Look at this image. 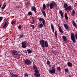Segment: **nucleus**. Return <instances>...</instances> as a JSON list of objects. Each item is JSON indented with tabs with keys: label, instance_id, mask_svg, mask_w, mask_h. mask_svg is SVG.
I'll return each mask as SVG.
<instances>
[{
	"label": "nucleus",
	"instance_id": "f257e3e1",
	"mask_svg": "<svg viewBox=\"0 0 77 77\" xmlns=\"http://www.w3.org/2000/svg\"><path fill=\"white\" fill-rule=\"evenodd\" d=\"M39 42L40 44L43 48H45V47H48V44L47 43V41H44V39H42Z\"/></svg>",
	"mask_w": 77,
	"mask_h": 77
},
{
	"label": "nucleus",
	"instance_id": "f03ea898",
	"mask_svg": "<svg viewBox=\"0 0 77 77\" xmlns=\"http://www.w3.org/2000/svg\"><path fill=\"white\" fill-rule=\"evenodd\" d=\"M57 6L56 3L54 2H51L49 3V7L51 10L54 9V8L56 7Z\"/></svg>",
	"mask_w": 77,
	"mask_h": 77
},
{
	"label": "nucleus",
	"instance_id": "7ed1b4c3",
	"mask_svg": "<svg viewBox=\"0 0 77 77\" xmlns=\"http://www.w3.org/2000/svg\"><path fill=\"white\" fill-rule=\"evenodd\" d=\"M24 63L25 65H30L31 64V61L30 60L26 59L24 61Z\"/></svg>",
	"mask_w": 77,
	"mask_h": 77
},
{
	"label": "nucleus",
	"instance_id": "20e7f679",
	"mask_svg": "<svg viewBox=\"0 0 77 77\" xmlns=\"http://www.w3.org/2000/svg\"><path fill=\"white\" fill-rule=\"evenodd\" d=\"M49 72L50 74H55L56 72V68L54 67H52L51 70H49Z\"/></svg>",
	"mask_w": 77,
	"mask_h": 77
},
{
	"label": "nucleus",
	"instance_id": "39448f33",
	"mask_svg": "<svg viewBox=\"0 0 77 77\" xmlns=\"http://www.w3.org/2000/svg\"><path fill=\"white\" fill-rule=\"evenodd\" d=\"M71 39L72 41L74 43H75V37H74V33H71Z\"/></svg>",
	"mask_w": 77,
	"mask_h": 77
},
{
	"label": "nucleus",
	"instance_id": "423d86ee",
	"mask_svg": "<svg viewBox=\"0 0 77 77\" xmlns=\"http://www.w3.org/2000/svg\"><path fill=\"white\" fill-rule=\"evenodd\" d=\"M38 19L39 21H42V23H43V26H45V20H44V18L41 17H40Z\"/></svg>",
	"mask_w": 77,
	"mask_h": 77
},
{
	"label": "nucleus",
	"instance_id": "0eeeda50",
	"mask_svg": "<svg viewBox=\"0 0 77 77\" xmlns=\"http://www.w3.org/2000/svg\"><path fill=\"white\" fill-rule=\"evenodd\" d=\"M34 75L36 77H40V74L39 73V70H37L36 72H35Z\"/></svg>",
	"mask_w": 77,
	"mask_h": 77
},
{
	"label": "nucleus",
	"instance_id": "6e6552de",
	"mask_svg": "<svg viewBox=\"0 0 77 77\" xmlns=\"http://www.w3.org/2000/svg\"><path fill=\"white\" fill-rule=\"evenodd\" d=\"M11 51L13 55H17L18 54V52L16 51L12 50H11Z\"/></svg>",
	"mask_w": 77,
	"mask_h": 77
},
{
	"label": "nucleus",
	"instance_id": "1a4fd4ad",
	"mask_svg": "<svg viewBox=\"0 0 77 77\" xmlns=\"http://www.w3.org/2000/svg\"><path fill=\"white\" fill-rule=\"evenodd\" d=\"M31 10L32 11H34L35 14H36V7L34 6L32 7L31 8Z\"/></svg>",
	"mask_w": 77,
	"mask_h": 77
},
{
	"label": "nucleus",
	"instance_id": "9d476101",
	"mask_svg": "<svg viewBox=\"0 0 77 77\" xmlns=\"http://www.w3.org/2000/svg\"><path fill=\"white\" fill-rule=\"evenodd\" d=\"M26 42H22V46L23 48H26Z\"/></svg>",
	"mask_w": 77,
	"mask_h": 77
},
{
	"label": "nucleus",
	"instance_id": "9b49d317",
	"mask_svg": "<svg viewBox=\"0 0 77 77\" xmlns=\"http://www.w3.org/2000/svg\"><path fill=\"white\" fill-rule=\"evenodd\" d=\"M33 70H34V72H36V71H39V70L38 69L37 67L35 65H34L33 66Z\"/></svg>",
	"mask_w": 77,
	"mask_h": 77
},
{
	"label": "nucleus",
	"instance_id": "f8f14e48",
	"mask_svg": "<svg viewBox=\"0 0 77 77\" xmlns=\"http://www.w3.org/2000/svg\"><path fill=\"white\" fill-rule=\"evenodd\" d=\"M64 8L65 11H68V5L66 3H65L64 5Z\"/></svg>",
	"mask_w": 77,
	"mask_h": 77
},
{
	"label": "nucleus",
	"instance_id": "ddd939ff",
	"mask_svg": "<svg viewBox=\"0 0 77 77\" xmlns=\"http://www.w3.org/2000/svg\"><path fill=\"white\" fill-rule=\"evenodd\" d=\"M64 26L65 28V29L66 30H68L69 29V27L67 23H64Z\"/></svg>",
	"mask_w": 77,
	"mask_h": 77
},
{
	"label": "nucleus",
	"instance_id": "4468645a",
	"mask_svg": "<svg viewBox=\"0 0 77 77\" xmlns=\"http://www.w3.org/2000/svg\"><path fill=\"white\" fill-rule=\"evenodd\" d=\"M7 27H8V23H7V21H6L5 22L4 25L3 26L2 28H3V29H5V28H6Z\"/></svg>",
	"mask_w": 77,
	"mask_h": 77
},
{
	"label": "nucleus",
	"instance_id": "2eb2a0df",
	"mask_svg": "<svg viewBox=\"0 0 77 77\" xmlns=\"http://www.w3.org/2000/svg\"><path fill=\"white\" fill-rule=\"evenodd\" d=\"M67 65L70 67H72V64L70 62H68L67 63Z\"/></svg>",
	"mask_w": 77,
	"mask_h": 77
},
{
	"label": "nucleus",
	"instance_id": "dca6fc26",
	"mask_svg": "<svg viewBox=\"0 0 77 77\" xmlns=\"http://www.w3.org/2000/svg\"><path fill=\"white\" fill-rule=\"evenodd\" d=\"M38 27H39V28H40L41 29L43 27V24L42 23H41L38 25Z\"/></svg>",
	"mask_w": 77,
	"mask_h": 77
},
{
	"label": "nucleus",
	"instance_id": "f3484780",
	"mask_svg": "<svg viewBox=\"0 0 77 77\" xmlns=\"http://www.w3.org/2000/svg\"><path fill=\"white\" fill-rule=\"evenodd\" d=\"M72 23L73 26H74V27H77V23H75V22L74 21H73L72 22Z\"/></svg>",
	"mask_w": 77,
	"mask_h": 77
},
{
	"label": "nucleus",
	"instance_id": "a211bd4d",
	"mask_svg": "<svg viewBox=\"0 0 77 77\" xmlns=\"http://www.w3.org/2000/svg\"><path fill=\"white\" fill-rule=\"evenodd\" d=\"M62 38L64 41H66L67 38H66V36H65V35H63L62 37Z\"/></svg>",
	"mask_w": 77,
	"mask_h": 77
},
{
	"label": "nucleus",
	"instance_id": "6ab92c4d",
	"mask_svg": "<svg viewBox=\"0 0 77 77\" xmlns=\"http://www.w3.org/2000/svg\"><path fill=\"white\" fill-rule=\"evenodd\" d=\"M51 28L52 30V31L53 32H54V25H53V24L51 23Z\"/></svg>",
	"mask_w": 77,
	"mask_h": 77
},
{
	"label": "nucleus",
	"instance_id": "aec40b11",
	"mask_svg": "<svg viewBox=\"0 0 77 77\" xmlns=\"http://www.w3.org/2000/svg\"><path fill=\"white\" fill-rule=\"evenodd\" d=\"M75 11L73 9L72 10V16H74V15H75Z\"/></svg>",
	"mask_w": 77,
	"mask_h": 77
},
{
	"label": "nucleus",
	"instance_id": "412c9836",
	"mask_svg": "<svg viewBox=\"0 0 77 77\" xmlns=\"http://www.w3.org/2000/svg\"><path fill=\"white\" fill-rule=\"evenodd\" d=\"M59 13H60V14L61 17H62L63 18V12H62V11L60 10Z\"/></svg>",
	"mask_w": 77,
	"mask_h": 77
},
{
	"label": "nucleus",
	"instance_id": "4be33fe9",
	"mask_svg": "<svg viewBox=\"0 0 77 77\" xmlns=\"http://www.w3.org/2000/svg\"><path fill=\"white\" fill-rule=\"evenodd\" d=\"M27 51L29 54H31V53H32V50L30 49H27Z\"/></svg>",
	"mask_w": 77,
	"mask_h": 77
},
{
	"label": "nucleus",
	"instance_id": "5701e85b",
	"mask_svg": "<svg viewBox=\"0 0 77 77\" xmlns=\"http://www.w3.org/2000/svg\"><path fill=\"white\" fill-rule=\"evenodd\" d=\"M46 8V5H45V4H44L43 5V10H45Z\"/></svg>",
	"mask_w": 77,
	"mask_h": 77
},
{
	"label": "nucleus",
	"instance_id": "b1692460",
	"mask_svg": "<svg viewBox=\"0 0 77 77\" xmlns=\"http://www.w3.org/2000/svg\"><path fill=\"white\" fill-rule=\"evenodd\" d=\"M51 63L50 62V61H49V60H47L46 63L47 65H50Z\"/></svg>",
	"mask_w": 77,
	"mask_h": 77
},
{
	"label": "nucleus",
	"instance_id": "393cba45",
	"mask_svg": "<svg viewBox=\"0 0 77 77\" xmlns=\"http://www.w3.org/2000/svg\"><path fill=\"white\" fill-rule=\"evenodd\" d=\"M68 9L69 11H71V10H72V7H71V5H69L68 7Z\"/></svg>",
	"mask_w": 77,
	"mask_h": 77
},
{
	"label": "nucleus",
	"instance_id": "a878e982",
	"mask_svg": "<svg viewBox=\"0 0 77 77\" xmlns=\"http://www.w3.org/2000/svg\"><path fill=\"white\" fill-rule=\"evenodd\" d=\"M65 19H66V20L68 19V14H66V13L65 14Z\"/></svg>",
	"mask_w": 77,
	"mask_h": 77
},
{
	"label": "nucleus",
	"instance_id": "bb28decb",
	"mask_svg": "<svg viewBox=\"0 0 77 77\" xmlns=\"http://www.w3.org/2000/svg\"><path fill=\"white\" fill-rule=\"evenodd\" d=\"M59 30L60 32L61 33H63V30H62V28H61V27H59Z\"/></svg>",
	"mask_w": 77,
	"mask_h": 77
},
{
	"label": "nucleus",
	"instance_id": "cd10ccee",
	"mask_svg": "<svg viewBox=\"0 0 77 77\" xmlns=\"http://www.w3.org/2000/svg\"><path fill=\"white\" fill-rule=\"evenodd\" d=\"M42 13L44 16V17H46V14L45 13V12L44 11H42Z\"/></svg>",
	"mask_w": 77,
	"mask_h": 77
},
{
	"label": "nucleus",
	"instance_id": "c85d7f7f",
	"mask_svg": "<svg viewBox=\"0 0 77 77\" xmlns=\"http://www.w3.org/2000/svg\"><path fill=\"white\" fill-rule=\"evenodd\" d=\"M6 6V5H4L3 6V7H2V10H3V9H5V7Z\"/></svg>",
	"mask_w": 77,
	"mask_h": 77
},
{
	"label": "nucleus",
	"instance_id": "c756f323",
	"mask_svg": "<svg viewBox=\"0 0 77 77\" xmlns=\"http://www.w3.org/2000/svg\"><path fill=\"white\" fill-rule=\"evenodd\" d=\"M11 77H18V76L15 74H13Z\"/></svg>",
	"mask_w": 77,
	"mask_h": 77
},
{
	"label": "nucleus",
	"instance_id": "7c9ffc66",
	"mask_svg": "<svg viewBox=\"0 0 77 77\" xmlns=\"http://www.w3.org/2000/svg\"><path fill=\"white\" fill-rule=\"evenodd\" d=\"M55 36L56 38L57 39V31H55Z\"/></svg>",
	"mask_w": 77,
	"mask_h": 77
},
{
	"label": "nucleus",
	"instance_id": "2f4dec72",
	"mask_svg": "<svg viewBox=\"0 0 77 77\" xmlns=\"http://www.w3.org/2000/svg\"><path fill=\"white\" fill-rule=\"evenodd\" d=\"M64 71L65 72H68V68L66 69H65Z\"/></svg>",
	"mask_w": 77,
	"mask_h": 77
},
{
	"label": "nucleus",
	"instance_id": "473e14b6",
	"mask_svg": "<svg viewBox=\"0 0 77 77\" xmlns=\"http://www.w3.org/2000/svg\"><path fill=\"white\" fill-rule=\"evenodd\" d=\"M28 15H32V12L29 11V12H28Z\"/></svg>",
	"mask_w": 77,
	"mask_h": 77
},
{
	"label": "nucleus",
	"instance_id": "72a5a7b5",
	"mask_svg": "<svg viewBox=\"0 0 77 77\" xmlns=\"http://www.w3.org/2000/svg\"><path fill=\"white\" fill-rule=\"evenodd\" d=\"M57 70H58L59 71H61V69L60 68V67H57Z\"/></svg>",
	"mask_w": 77,
	"mask_h": 77
},
{
	"label": "nucleus",
	"instance_id": "f704fd0d",
	"mask_svg": "<svg viewBox=\"0 0 77 77\" xmlns=\"http://www.w3.org/2000/svg\"><path fill=\"white\" fill-rule=\"evenodd\" d=\"M31 27H32V29H35V26L33 25H31Z\"/></svg>",
	"mask_w": 77,
	"mask_h": 77
},
{
	"label": "nucleus",
	"instance_id": "c9c22d12",
	"mask_svg": "<svg viewBox=\"0 0 77 77\" xmlns=\"http://www.w3.org/2000/svg\"><path fill=\"white\" fill-rule=\"evenodd\" d=\"M11 24L12 25H14V24H15V22L12 20V22L11 23Z\"/></svg>",
	"mask_w": 77,
	"mask_h": 77
},
{
	"label": "nucleus",
	"instance_id": "e433bc0d",
	"mask_svg": "<svg viewBox=\"0 0 77 77\" xmlns=\"http://www.w3.org/2000/svg\"><path fill=\"white\" fill-rule=\"evenodd\" d=\"M2 20H3V17H0V22H1L2 21Z\"/></svg>",
	"mask_w": 77,
	"mask_h": 77
},
{
	"label": "nucleus",
	"instance_id": "4c0bfd02",
	"mask_svg": "<svg viewBox=\"0 0 77 77\" xmlns=\"http://www.w3.org/2000/svg\"><path fill=\"white\" fill-rule=\"evenodd\" d=\"M23 36L24 35H23V34H22L20 36V38H21H21H23Z\"/></svg>",
	"mask_w": 77,
	"mask_h": 77
},
{
	"label": "nucleus",
	"instance_id": "58836bf2",
	"mask_svg": "<svg viewBox=\"0 0 77 77\" xmlns=\"http://www.w3.org/2000/svg\"><path fill=\"white\" fill-rule=\"evenodd\" d=\"M24 77H28V75H27V74L26 73V74H25Z\"/></svg>",
	"mask_w": 77,
	"mask_h": 77
},
{
	"label": "nucleus",
	"instance_id": "ea45409f",
	"mask_svg": "<svg viewBox=\"0 0 77 77\" xmlns=\"http://www.w3.org/2000/svg\"><path fill=\"white\" fill-rule=\"evenodd\" d=\"M26 50L25 51H23V52H24V53H27V52H26Z\"/></svg>",
	"mask_w": 77,
	"mask_h": 77
},
{
	"label": "nucleus",
	"instance_id": "a19ab883",
	"mask_svg": "<svg viewBox=\"0 0 77 77\" xmlns=\"http://www.w3.org/2000/svg\"><path fill=\"white\" fill-rule=\"evenodd\" d=\"M49 6H50L48 4L47 6H46V7L47 8H48V7H49Z\"/></svg>",
	"mask_w": 77,
	"mask_h": 77
},
{
	"label": "nucleus",
	"instance_id": "79ce46f5",
	"mask_svg": "<svg viewBox=\"0 0 77 77\" xmlns=\"http://www.w3.org/2000/svg\"><path fill=\"white\" fill-rule=\"evenodd\" d=\"M19 7H20L19 6H17L16 7V8H19Z\"/></svg>",
	"mask_w": 77,
	"mask_h": 77
},
{
	"label": "nucleus",
	"instance_id": "37998d69",
	"mask_svg": "<svg viewBox=\"0 0 77 77\" xmlns=\"http://www.w3.org/2000/svg\"><path fill=\"white\" fill-rule=\"evenodd\" d=\"M21 27H22V26L20 25V29L21 28Z\"/></svg>",
	"mask_w": 77,
	"mask_h": 77
},
{
	"label": "nucleus",
	"instance_id": "c03bdc74",
	"mask_svg": "<svg viewBox=\"0 0 77 77\" xmlns=\"http://www.w3.org/2000/svg\"><path fill=\"white\" fill-rule=\"evenodd\" d=\"M18 28L19 29H20V25H19V26H18Z\"/></svg>",
	"mask_w": 77,
	"mask_h": 77
},
{
	"label": "nucleus",
	"instance_id": "a18cd8bd",
	"mask_svg": "<svg viewBox=\"0 0 77 77\" xmlns=\"http://www.w3.org/2000/svg\"><path fill=\"white\" fill-rule=\"evenodd\" d=\"M33 20L32 21V22H34V19H33Z\"/></svg>",
	"mask_w": 77,
	"mask_h": 77
},
{
	"label": "nucleus",
	"instance_id": "49530a36",
	"mask_svg": "<svg viewBox=\"0 0 77 77\" xmlns=\"http://www.w3.org/2000/svg\"><path fill=\"white\" fill-rule=\"evenodd\" d=\"M49 65V67H51V65Z\"/></svg>",
	"mask_w": 77,
	"mask_h": 77
},
{
	"label": "nucleus",
	"instance_id": "de8ad7c7",
	"mask_svg": "<svg viewBox=\"0 0 77 77\" xmlns=\"http://www.w3.org/2000/svg\"><path fill=\"white\" fill-rule=\"evenodd\" d=\"M2 7V5H0V8Z\"/></svg>",
	"mask_w": 77,
	"mask_h": 77
},
{
	"label": "nucleus",
	"instance_id": "09e8293b",
	"mask_svg": "<svg viewBox=\"0 0 77 77\" xmlns=\"http://www.w3.org/2000/svg\"><path fill=\"white\" fill-rule=\"evenodd\" d=\"M58 26L59 27H59H60V26H59V25H58Z\"/></svg>",
	"mask_w": 77,
	"mask_h": 77
},
{
	"label": "nucleus",
	"instance_id": "8fccbe9b",
	"mask_svg": "<svg viewBox=\"0 0 77 77\" xmlns=\"http://www.w3.org/2000/svg\"><path fill=\"white\" fill-rule=\"evenodd\" d=\"M69 77H71V75H69Z\"/></svg>",
	"mask_w": 77,
	"mask_h": 77
},
{
	"label": "nucleus",
	"instance_id": "3c124183",
	"mask_svg": "<svg viewBox=\"0 0 77 77\" xmlns=\"http://www.w3.org/2000/svg\"><path fill=\"white\" fill-rule=\"evenodd\" d=\"M34 23V22H32V24H33Z\"/></svg>",
	"mask_w": 77,
	"mask_h": 77
},
{
	"label": "nucleus",
	"instance_id": "603ef678",
	"mask_svg": "<svg viewBox=\"0 0 77 77\" xmlns=\"http://www.w3.org/2000/svg\"><path fill=\"white\" fill-rule=\"evenodd\" d=\"M32 23V21L30 22V23Z\"/></svg>",
	"mask_w": 77,
	"mask_h": 77
},
{
	"label": "nucleus",
	"instance_id": "864d4df0",
	"mask_svg": "<svg viewBox=\"0 0 77 77\" xmlns=\"http://www.w3.org/2000/svg\"><path fill=\"white\" fill-rule=\"evenodd\" d=\"M53 53H54V52H53Z\"/></svg>",
	"mask_w": 77,
	"mask_h": 77
}]
</instances>
